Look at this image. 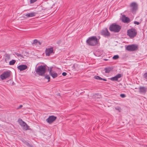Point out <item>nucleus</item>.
I'll list each match as a JSON object with an SVG mask.
<instances>
[{"mask_svg": "<svg viewBox=\"0 0 147 147\" xmlns=\"http://www.w3.org/2000/svg\"><path fill=\"white\" fill-rule=\"evenodd\" d=\"M38 41L36 39H35L33 41V44H36L38 43Z\"/></svg>", "mask_w": 147, "mask_h": 147, "instance_id": "nucleus-27", "label": "nucleus"}, {"mask_svg": "<svg viewBox=\"0 0 147 147\" xmlns=\"http://www.w3.org/2000/svg\"><path fill=\"white\" fill-rule=\"evenodd\" d=\"M22 107H23L22 105H20L19 107L17 108V109H20Z\"/></svg>", "mask_w": 147, "mask_h": 147, "instance_id": "nucleus-33", "label": "nucleus"}, {"mask_svg": "<svg viewBox=\"0 0 147 147\" xmlns=\"http://www.w3.org/2000/svg\"><path fill=\"white\" fill-rule=\"evenodd\" d=\"M138 49V46L136 44L129 45L125 47V50L129 51H134Z\"/></svg>", "mask_w": 147, "mask_h": 147, "instance_id": "nucleus-5", "label": "nucleus"}, {"mask_svg": "<svg viewBox=\"0 0 147 147\" xmlns=\"http://www.w3.org/2000/svg\"><path fill=\"white\" fill-rule=\"evenodd\" d=\"M110 79L111 80L113 81H117L118 80L115 76L111 78Z\"/></svg>", "mask_w": 147, "mask_h": 147, "instance_id": "nucleus-24", "label": "nucleus"}, {"mask_svg": "<svg viewBox=\"0 0 147 147\" xmlns=\"http://www.w3.org/2000/svg\"><path fill=\"white\" fill-rule=\"evenodd\" d=\"M38 44L39 45H41V42H40L38 41Z\"/></svg>", "mask_w": 147, "mask_h": 147, "instance_id": "nucleus-34", "label": "nucleus"}, {"mask_svg": "<svg viewBox=\"0 0 147 147\" xmlns=\"http://www.w3.org/2000/svg\"><path fill=\"white\" fill-rule=\"evenodd\" d=\"M137 33V31L136 29L135 28H132L127 30V35L130 38H132L136 36Z\"/></svg>", "mask_w": 147, "mask_h": 147, "instance_id": "nucleus-4", "label": "nucleus"}, {"mask_svg": "<svg viewBox=\"0 0 147 147\" xmlns=\"http://www.w3.org/2000/svg\"><path fill=\"white\" fill-rule=\"evenodd\" d=\"M45 53L46 56H50V55L52 53H54L53 47L47 48L46 49Z\"/></svg>", "mask_w": 147, "mask_h": 147, "instance_id": "nucleus-10", "label": "nucleus"}, {"mask_svg": "<svg viewBox=\"0 0 147 147\" xmlns=\"http://www.w3.org/2000/svg\"><path fill=\"white\" fill-rule=\"evenodd\" d=\"M62 74L63 76H65L67 75V73L66 72H63L62 73Z\"/></svg>", "mask_w": 147, "mask_h": 147, "instance_id": "nucleus-32", "label": "nucleus"}, {"mask_svg": "<svg viewBox=\"0 0 147 147\" xmlns=\"http://www.w3.org/2000/svg\"><path fill=\"white\" fill-rule=\"evenodd\" d=\"M36 14V12H31L26 14L25 16L27 17H32L35 16Z\"/></svg>", "mask_w": 147, "mask_h": 147, "instance_id": "nucleus-15", "label": "nucleus"}, {"mask_svg": "<svg viewBox=\"0 0 147 147\" xmlns=\"http://www.w3.org/2000/svg\"><path fill=\"white\" fill-rule=\"evenodd\" d=\"M119 58V56L117 55H115L113 57V59H118Z\"/></svg>", "mask_w": 147, "mask_h": 147, "instance_id": "nucleus-25", "label": "nucleus"}, {"mask_svg": "<svg viewBox=\"0 0 147 147\" xmlns=\"http://www.w3.org/2000/svg\"><path fill=\"white\" fill-rule=\"evenodd\" d=\"M57 117L53 115L49 116L46 121L49 124L53 123L56 119Z\"/></svg>", "mask_w": 147, "mask_h": 147, "instance_id": "nucleus-9", "label": "nucleus"}, {"mask_svg": "<svg viewBox=\"0 0 147 147\" xmlns=\"http://www.w3.org/2000/svg\"><path fill=\"white\" fill-rule=\"evenodd\" d=\"M99 42V40L95 36L89 37L86 41V43L88 45L92 46L97 45Z\"/></svg>", "mask_w": 147, "mask_h": 147, "instance_id": "nucleus-1", "label": "nucleus"}, {"mask_svg": "<svg viewBox=\"0 0 147 147\" xmlns=\"http://www.w3.org/2000/svg\"><path fill=\"white\" fill-rule=\"evenodd\" d=\"M121 28V26L116 23H113L110 25L109 30L111 31L117 33L120 31Z\"/></svg>", "mask_w": 147, "mask_h": 147, "instance_id": "nucleus-3", "label": "nucleus"}, {"mask_svg": "<svg viewBox=\"0 0 147 147\" xmlns=\"http://www.w3.org/2000/svg\"><path fill=\"white\" fill-rule=\"evenodd\" d=\"M94 78L95 79H97V80H103L104 81H107V80L106 79L102 78H101L99 76H94Z\"/></svg>", "mask_w": 147, "mask_h": 147, "instance_id": "nucleus-17", "label": "nucleus"}, {"mask_svg": "<svg viewBox=\"0 0 147 147\" xmlns=\"http://www.w3.org/2000/svg\"><path fill=\"white\" fill-rule=\"evenodd\" d=\"M47 67L46 65L38 66L36 69V73L39 76H43L46 71Z\"/></svg>", "mask_w": 147, "mask_h": 147, "instance_id": "nucleus-2", "label": "nucleus"}, {"mask_svg": "<svg viewBox=\"0 0 147 147\" xmlns=\"http://www.w3.org/2000/svg\"><path fill=\"white\" fill-rule=\"evenodd\" d=\"M115 76L118 80V78H120L122 76V75L121 74H117Z\"/></svg>", "mask_w": 147, "mask_h": 147, "instance_id": "nucleus-21", "label": "nucleus"}, {"mask_svg": "<svg viewBox=\"0 0 147 147\" xmlns=\"http://www.w3.org/2000/svg\"><path fill=\"white\" fill-rule=\"evenodd\" d=\"M37 0H30V3H33L36 2Z\"/></svg>", "mask_w": 147, "mask_h": 147, "instance_id": "nucleus-30", "label": "nucleus"}, {"mask_svg": "<svg viewBox=\"0 0 147 147\" xmlns=\"http://www.w3.org/2000/svg\"><path fill=\"white\" fill-rule=\"evenodd\" d=\"M100 34L105 37H108L110 36V33L107 28L103 29L101 31Z\"/></svg>", "mask_w": 147, "mask_h": 147, "instance_id": "nucleus-8", "label": "nucleus"}, {"mask_svg": "<svg viewBox=\"0 0 147 147\" xmlns=\"http://www.w3.org/2000/svg\"><path fill=\"white\" fill-rule=\"evenodd\" d=\"M11 74V72L10 71H5L0 75V78L2 80H3L9 77Z\"/></svg>", "mask_w": 147, "mask_h": 147, "instance_id": "nucleus-7", "label": "nucleus"}, {"mask_svg": "<svg viewBox=\"0 0 147 147\" xmlns=\"http://www.w3.org/2000/svg\"><path fill=\"white\" fill-rule=\"evenodd\" d=\"M139 92L140 93H146L147 91V88L143 86H140L139 88Z\"/></svg>", "mask_w": 147, "mask_h": 147, "instance_id": "nucleus-14", "label": "nucleus"}, {"mask_svg": "<svg viewBox=\"0 0 147 147\" xmlns=\"http://www.w3.org/2000/svg\"><path fill=\"white\" fill-rule=\"evenodd\" d=\"M121 20L123 22L126 23H128L130 22L129 18L126 17L124 15H122Z\"/></svg>", "mask_w": 147, "mask_h": 147, "instance_id": "nucleus-12", "label": "nucleus"}, {"mask_svg": "<svg viewBox=\"0 0 147 147\" xmlns=\"http://www.w3.org/2000/svg\"><path fill=\"white\" fill-rule=\"evenodd\" d=\"M45 78L46 79H48V82H49L50 80V78L49 75H47L45 76Z\"/></svg>", "mask_w": 147, "mask_h": 147, "instance_id": "nucleus-22", "label": "nucleus"}, {"mask_svg": "<svg viewBox=\"0 0 147 147\" xmlns=\"http://www.w3.org/2000/svg\"><path fill=\"white\" fill-rule=\"evenodd\" d=\"M105 61H107V60L106 59H105Z\"/></svg>", "mask_w": 147, "mask_h": 147, "instance_id": "nucleus-35", "label": "nucleus"}, {"mask_svg": "<svg viewBox=\"0 0 147 147\" xmlns=\"http://www.w3.org/2000/svg\"><path fill=\"white\" fill-rule=\"evenodd\" d=\"M115 109L116 110L118 111L119 112H121V108L119 106H117L115 107Z\"/></svg>", "mask_w": 147, "mask_h": 147, "instance_id": "nucleus-20", "label": "nucleus"}, {"mask_svg": "<svg viewBox=\"0 0 147 147\" xmlns=\"http://www.w3.org/2000/svg\"><path fill=\"white\" fill-rule=\"evenodd\" d=\"M134 24H136L137 25H139L140 24L139 22L137 21H134Z\"/></svg>", "mask_w": 147, "mask_h": 147, "instance_id": "nucleus-31", "label": "nucleus"}, {"mask_svg": "<svg viewBox=\"0 0 147 147\" xmlns=\"http://www.w3.org/2000/svg\"><path fill=\"white\" fill-rule=\"evenodd\" d=\"M16 55L18 57H22L23 58H24V57L21 54H19L17 53H15Z\"/></svg>", "mask_w": 147, "mask_h": 147, "instance_id": "nucleus-23", "label": "nucleus"}, {"mask_svg": "<svg viewBox=\"0 0 147 147\" xmlns=\"http://www.w3.org/2000/svg\"><path fill=\"white\" fill-rule=\"evenodd\" d=\"M28 68L27 66L26 65H20L18 67V68L20 71H23Z\"/></svg>", "mask_w": 147, "mask_h": 147, "instance_id": "nucleus-13", "label": "nucleus"}, {"mask_svg": "<svg viewBox=\"0 0 147 147\" xmlns=\"http://www.w3.org/2000/svg\"><path fill=\"white\" fill-rule=\"evenodd\" d=\"M120 96L122 98H124L126 96L124 94H121Z\"/></svg>", "mask_w": 147, "mask_h": 147, "instance_id": "nucleus-29", "label": "nucleus"}, {"mask_svg": "<svg viewBox=\"0 0 147 147\" xmlns=\"http://www.w3.org/2000/svg\"><path fill=\"white\" fill-rule=\"evenodd\" d=\"M50 74L53 78H56L58 76L57 73L54 72H53L51 73Z\"/></svg>", "mask_w": 147, "mask_h": 147, "instance_id": "nucleus-18", "label": "nucleus"}, {"mask_svg": "<svg viewBox=\"0 0 147 147\" xmlns=\"http://www.w3.org/2000/svg\"><path fill=\"white\" fill-rule=\"evenodd\" d=\"M52 67H50V69H48V70L49 71V74H50L51 73H52L53 72H52Z\"/></svg>", "mask_w": 147, "mask_h": 147, "instance_id": "nucleus-28", "label": "nucleus"}, {"mask_svg": "<svg viewBox=\"0 0 147 147\" xmlns=\"http://www.w3.org/2000/svg\"><path fill=\"white\" fill-rule=\"evenodd\" d=\"M143 77L145 79L147 80V72H146L144 74Z\"/></svg>", "mask_w": 147, "mask_h": 147, "instance_id": "nucleus-26", "label": "nucleus"}, {"mask_svg": "<svg viewBox=\"0 0 147 147\" xmlns=\"http://www.w3.org/2000/svg\"><path fill=\"white\" fill-rule=\"evenodd\" d=\"M48 67V68H49V67Z\"/></svg>", "mask_w": 147, "mask_h": 147, "instance_id": "nucleus-37", "label": "nucleus"}, {"mask_svg": "<svg viewBox=\"0 0 147 147\" xmlns=\"http://www.w3.org/2000/svg\"><path fill=\"white\" fill-rule=\"evenodd\" d=\"M113 69V68L111 67H108L105 68L104 69L105 73H109Z\"/></svg>", "mask_w": 147, "mask_h": 147, "instance_id": "nucleus-16", "label": "nucleus"}, {"mask_svg": "<svg viewBox=\"0 0 147 147\" xmlns=\"http://www.w3.org/2000/svg\"><path fill=\"white\" fill-rule=\"evenodd\" d=\"M130 7H131L130 11L133 13L136 11L137 9V5L134 2H133L131 4Z\"/></svg>", "mask_w": 147, "mask_h": 147, "instance_id": "nucleus-11", "label": "nucleus"}, {"mask_svg": "<svg viewBox=\"0 0 147 147\" xmlns=\"http://www.w3.org/2000/svg\"><path fill=\"white\" fill-rule=\"evenodd\" d=\"M16 62V61L15 60H12L11 61L9 62V64L10 65H13L15 64Z\"/></svg>", "mask_w": 147, "mask_h": 147, "instance_id": "nucleus-19", "label": "nucleus"}, {"mask_svg": "<svg viewBox=\"0 0 147 147\" xmlns=\"http://www.w3.org/2000/svg\"><path fill=\"white\" fill-rule=\"evenodd\" d=\"M48 67V68H49V67Z\"/></svg>", "mask_w": 147, "mask_h": 147, "instance_id": "nucleus-36", "label": "nucleus"}, {"mask_svg": "<svg viewBox=\"0 0 147 147\" xmlns=\"http://www.w3.org/2000/svg\"><path fill=\"white\" fill-rule=\"evenodd\" d=\"M18 122L19 124L22 126L23 127V129L27 130H29V126L21 119H19L18 120Z\"/></svg>", "mask_w": 147, "mask_h": 147, "instance_id": "nucleus-6", "label": "nucleus"}]
</instances>
